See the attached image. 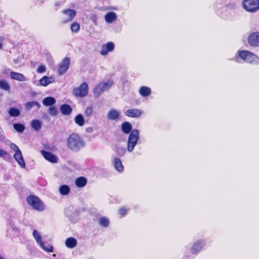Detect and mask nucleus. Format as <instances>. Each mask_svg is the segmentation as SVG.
<instances>
[{
    "mask_svg": "<svg viewBox=\"0 0 259 259\" xmlns=\"http://www.w3.org/2000/svg\"><path fill=\"white\" fill-rule=\"evenodd\" d=\"M241 60L252 65L259 64V57L249 51H238L235 57V61L241 63Z\"/></svg>",
    "mask_w": 259,
    "mask_h": 259,
    "instance_id": "1",
    "label": "nucleus"
},
{
    "mask_svg": "<svg viewBox=\"0 0 259 259\" xmlns=\"http://www.w3.org/2000/svg\"><path fill=\"white\" fill-rule=\"evenodd\" d=\"M67 146L70 150L78 152L85 146V143L78 134L73 133L67 139Z\"/></svg>",
    "mask_w": 259,
    "mask_h": 259,
    "instance_id": "2",
    "label": "nucleus"
},
{
    "mask_svg": "<svg viewBox=\"0 0 259 259\" xmlns=\"http://www.w3.org/2000/svg\"><path fill=\"white\" fill-rule=\"evenodd\" d=\"M140 138L139 132L137 129H134L128 136L126 150L128 152H132L137 144Z\"/></svg>",
    "mask_w": 259,
    "mask_h": 259,
    "instance_id": "3",
    "label": "nucleus"
},
{
    "mask_svg": "<svg viewBox=\"0 0 259 259\" xmlns=\"http://www.w3.org/2000/svg\"><path fill=\"white\" fill-rule=\"evenodd\" d=\"M32 236L34 238L37 244L41 249L48 252H53V246L49 244H46V243L42 240L41 236L37 230H33Z\"/></svg>",
    "mask_w": 259,
    "mask_h": 259,
    "instance_id": "4",
    "label": "nucleus"
},
{
    "mask_svg": "<svg viewBox=\"0 0 259 259\" xmlns=\"http://www.w3.org/2000/svg\"><path fill=\"white\" fill-rule=\"evenodd\" d=\"M242 6L247 12H255L259 10V0H243Z\"/></svg>",
    "mask_w": 259,
    "mask_h": 259,
    "instance_id": "5",
    "label": "nucleus"
},
{
    "mask_svg": "<svg viewBox=\"0 0 259 259\" xmlns=\"http://www.w3.org/2000/svg\"><path fill=\"white\" fill-rule=\"evenodd\" d=\"M112 84L113 81L111 80L100 82L94 89V96L95 97L99 96L102 93L109 90Z\"/></svg>",
    "mask_w": 259,
    "mask_h": 259,
    "instance_id": "6",
    "label": "nucleus"
},
{
    "mask_svg": "<svg viewBox=\"0 0 259 259\" xmlns=\"http://www.w3.org/2000/svg\"><path fill=\"white\" fill-rule=\"evenodd\" d=\"M27 201L29 205L36 210L42 211L45 209L42 201L36 196L30 195L27 197Z\"/></svg>",
    "mask_w": 259,
    "mask_h": 259,
    "instance_id": "7",
    "label": "nucleus"
},
{
    "mask_svg": "<svg viewBox=\"0 0 259 259\" xmlns=\"http://www.w3.org/2000/svg\"><path fill=\"white\" fill-rule=\"evenodd\" d=\"M89 87L86 82H83L78 88L74 89L73 94L76 97H84L88 94Z\"/></svg>",
    "mask_w": 259,
    "mask_h": 259,
    "instance_id": "8",
    "label": "nucleus"
},
{
    "mask_svg": "<svg viewBox=\"0 0 259 259\" xmlns=\"http://www.w3.org/2000/svg\"><path fill=\"white\" fill-rule=\"evenodd\" d=\"M206 241L204 239L197 240L191 247L190 251L193 254H198L205 246Z\"/></svg>",
    "mask_w": 259,
    "mask_h": 259,
    "instance_id": "9",
    "label": "nucleus"
},
{
    "mask_svg": "<svg viewBox=\"0 0 259 259\" xmlns=\"http://www.w3.org/2000/svg\"><path fill=\"white\" fill-rule=\"evenodd\" d=\"M70 64V58L67 57L64 58L59 66L58 74L60 76L64 74L69 69Z\"/></svg>",
    "mask_w": 259,
    "mask_h": 259,
    "instance_id": "10",
    "label": "nucleus"
},
{
    "mask_svg": "<svg viewBox=\"0 0 259 259\" xmlns=\"http://www.w3.org/2000/svg\"><path fill=\"white\" fill-rule=\"evenodd\" d=\"M62 14L64 16V18L62 20V23L64 24L71 21L76 15V11L74 10L70 9L63 10Z\"/></svg>",
    "mask_w": 259,
    "mask_h": 259,
    "instance_id": "11",
    "label": "nucleus"
},
{
    "mask_svg": "<svg viewBox=\"0 0 259 259\" xmlns=\"http://www.w3.org/2000/svg\"><path fill=\"white\" fill-rule=\"evenodd\" d=\"M248 42L253 47H259V32L251 33L248 37Z\"/></svg>",
    "mask_w": 259,
    "mask_h": 259,
    "instance_id": "12",
    "label": "nucleus"
},
{
    "mask_svg": "<svg viewBox=\"0 0 259 259\" xmlns=\"http://www.w3.org/2000/svg\"><path fill=\"white\" fill-rule=\"evenodd\" d=\"M115 46L113 42H108L106 45L102 46L100 54L103 56L107 55L109 52L113 51L114 49Z\"/></svg>",
    "mask_w": 259,
    "mask_h": 259,
    "instance_id": "13",
    "label": "nucleus"
},
{
    "mask_svg": "<svg viewBox=\"0 0 259 259\" xmlns=\"http://www.w3.org/2000/svg\"><path fill=\"white\" fill-rule=\"evenodd\" d=\"M41 153L44 158L48 161L52 163H57L58 161V158L57 156L50 152L45 150H41Z\"/></svg>",
    "mask_w": 259,
    "mask_h": 259,
    "instance_id": "14",
    "label": "nucleus"
},
{
    "mask_svg": "<svg viewBox=\"0 0 259 259\" xmlns=\"http://www.w3.org/2000/svg\"><path fill=\"white\" fill-rule=\"evenodd\" d=\"M112 162L117 171L121 172L124 170V166L122 163L121 160L117 157H112Z\"/></svg>",
    "mask_w": 259,
    "mask_h": 259,
    "instance_id": "15",
    "label": "nucleus"
},
{
    "mask_svg": "<svg viewBox=\"0 0 259 259\" xmlns=\"http://www.w3.org/2000/svg\"><path fill=\"white\" fill-rule=\"evenodd\" d=\"M143 112L142 110L139 109H130L126 110L125 114L128 117L133 118H137L140 117Z\"/></svg>",
    "mask_w": 259,
    "mask_h": 259,
    "instance_id": "16",
    "label": "nucleus"
},
{
    "mask_svg": "<svg viewBox=\"0 0 259 259\" xmlns=\"http://www.w3.org/2000/svg\"><path fill=\"white\" fill-rule=\"evenodd\" d=\"M120 112L117 110L111 109L108 112L107 117L108 119L111 120H118L120 117Z\"/></svg>",
    "mask_w": 259,
    "mask_h": 259,
    "instance_id": "17",
    "label": "nucleus"
},
{
    "mask_svg": "<svg viewBox=\"0 0 259 259\" xmlns=\"http://www.w3.org/2000/svg\"><path fill=\"white\" fill-rule=\"evenodd\" d=\"M14 158L21 167L25 168L26 164L21 150L14 153Z\"/></svg>",
    "mask_w": 259,
    "mask_h": 259,
    "instance_id": "18",
    "label": "nucleus"
},
{
    "mask_svg": "<svg viewBox=\"0 0 259 259\" xmlns=\"http://www.w3.org/2000/svg\"><path fill=\"white\" fill-rule=\"evenodd\" d=\"M55 78L54 75L50 76H44L39 80V84L44 87H46L49 84L55 81Z\"/></svg>",
    "mask_w": 259,
    "mask_h": 259,
    "instance_id": "19",
    "label": "nucleus"
},
{
    "mask_svg": "<svg viewBox=\"0 0 259 259\" xmlns=\"http://www.w3.org/2000/svg\"><path fill=\"white\" fill-rule=\"evenodd\" d=\"M104 19L107 23L111 24L117 19V15L114 12H109L105 15Z\"/></svg>",
    "mask_w": 259,
    "mask_h": 259,
    "instance_id": "20",
    "label": "nucleus"
},
{
    "mask_svg": "<svg viewBox=\"0 0 259 259\" xmlns=\"http://www.w3.org/2000/svg\"><path fill=\"white\" fill-rule=\"evenodd\" d=\"M71 211L70 209H67L65 211V215L68 218L70 221L73 223H76L79 220L78 214L76 212H73L72 214H70Z\"/></svg>",
    "mask_w": 259,
    "mask_h": 259,
    "instance_id": "21",
    "label": "nucleus"
},
{
    "mask_svg": "<svg viewBox=\"0 0 259 259\" xmlns=\"http://www.w3.org/2000/svg\"><path fill=\"white\" fill-rule=\"evenodd\" d=\"M10 77L12 79L20 81H25L26 80V78L23 74L15 71H11L10 72Z\"/></svg>",
    "mask_w": 259,
    "mask_h": 259,
    "instance_id": "22",
    "label": "nucleus"
},
{
    "mask_svg": "<svg viewBox=\"0 0 259 259\" xmlns=\"http://www.w3.org/2000/svg\"><path fill=\"white\" fill-rule=\"evenodd\" d=\"M121 128L122 132L125 134H130L132 132V125L127 121L123 122L121 125Z\"/></svg>",
    "mask_w": 259,
    "mask_h": 259,
    "instance_id": "23",
    "label": "nucleus"
},
{
    "mask_svg": "<svg viewBox=\"0 0 259 259\" xmlns=\"http://www.w3.org/2000/svg\"><path fill=\"white\" fill-rule=\"evenodd\" d=\"M77 240L73 237H69L65 241V245L69 248H73L77 245Z\"/></svg>",
    "mask_w": 259,
    "mask_h": 259,
    "instance_id": "24",
    "label": "nucleus"
},
{
    "mask_svg": "<svg viewBox=\"0 0 259 259\" xmlns=\"http://www.w3.org/2000/svg\"><path fill=\"white\" fill-rule=\"evenodd\" d=\"M61 113L65 115H70L72 111L71 106L68 104H63L60 107Z\"/></svg>",
    "mask_w": 259,
    "mask_h": 259,
    "instance_id": "25",
    "label": "nucleus"
},
{
    "mask_svg": "<svg viewBox=\"0 0 259 259\" xmlns=\"http://www.w3.org/2000/svg\"><path fill=\"white\" fill-rule=\"evenodd\" d=\"M151 93L150 88L146 86H142L139 90V94L143 97L149 96Z\"/></svg>",
    "mask_w": 259,
    "mask_h": 259,
    "instance_id": "26",
    "label": "nucleus"
},
{
    "mask_svg": "<svg viewBox=\"0 0 259 259\" xmlns=\"http://www.w3.org/2000/svg\"><path fill=\"white\" fill-rule=\"evenodd\" d=\"M56 103V100L54 97H48L45 98L42 100V104L45 106H52Z\"/></svg>",
    "mask_w": 259,
    "mask_h": 259,
    "instance_id": "27",
    "label": "nucleus"
},
{
    "mask_svg": "<svg viewBox=\"0 0 259 259\" xmlns=\"http://www.w3.org/2000/svg\"><path fill=\"white\" fill-rule=\"evenodd\" d=\"M87 183V180L83 177H80L76 179L75 184L76 186L79 188L84 187Z\"/></svg>",
    "mask_w": 259,
    "mask_h": 259,
    "instance_id": "28",
    "label": "nucleus"
},
{
    "mask_svg": "<svg viewBox=\"0 0 259 259\" xmlns=\"http://www.w3.org/2000/svg\"><path fill=\"white\" fill-rule=\"evenodd\" d=\"M99 225L104 228H107L110 224V221L108 218L102 217L99 219Z\"/></svg>",
    "mask_w": 259,
    "mask_h": 259,
    "instance_id": "29",
    "label": "nucleus"
},
{
    "mask_svg": "<svg viewBox=\"0 0 259 259\" xmlns=\"http://www.w3.org/2000/svg\"><path fill=\"white\" fill-rule=\"evenodd\" d=\"M25 107L26 110H29L34 107H36L37 109L40 107V104L35 101L27 102L25 104Z\"/></svg>",
    "mask_w": 259,
    "mask_h": 259,
    "instance_id": "30",
    "label": "nucleus"
},
{
    "mask_svg": "<svg viewBox=\"0 0 259 259\" xmlns=\"http://www.w3.org/2000/svg\"><path fill=\"white\" fill-rule=\"evenodd\" d=\"M74 121L75 123L79 125V126H83L85 123L84 117H83L82 114H78L74 118Z\"/></svg>",
    "mask_w": 259,
    "mask_h": 259,
    "instance_id": "31",
    "label": "nucleus"
},
{
    "mask_svg": "<svg viewBox=\"0 0 259 259\" xmlns=\"http://www.w3.org/2000/svg\"><path fill=\"white\" fill-rule=\"evenodd\" d=\"M70 189L68 185H63L60 187L59 192L62 195H67L69 193Z\"/></svg>",
    "mask_w": 259,
    "mask_h": 259,
    "instance_id": "32",
    "label": "nucleus"
},
{
    "mask_svg": "<svg viewBox=\"0 0 259 259\" xmlns=\"http://www.w3.org/2000/svg\"><path fill=\"white\" fill-rule=\"evenodd\" d=\"M31 126L34 130L38 131L41 128V123L39 120H33L31 121Z\"/></svg>",
    "mask_w": 259,
    "mask_h": 259,
    "instance_id": "33",
    "label": "nucleus"
},
{
    "mask_svg": "<svg viewBox=\"0 0 259 259\" xmlns=\"http://www.w3.org/2000/svg\"><path fill=\"white\" fill-rule=\"evenodd\" d=\"M9 114L12 117H17L20 115V110L16 108H11L9 110Z\"/></svg>",
    "mask_w": 259,
    "mask_h": 259,
    "instance_id": "34",
    "label": "nucleus"
},
{
    "mask_svg": "<svg viewBox=\"0 0 259 259\" xmlns=\"http://www.w3.org/2000/svg\"><path fill=\"white\" fill-rule=\"evenodd\" d=\"M0 88L4 91H8L10 89V86L7 81L0 80Z\"/></svg>",
    "mask_w": 259,
    "mask_h": 259,
    "instance_id": "35",
    "label": "nucleus"
},
{
    "mask_svg": "<svg viewBox=\"0 0 259 259\" xmlns=\"http://www.w3.org/2000/svg\"><path fill=\"white\" fill-rule=\"evenodd\" d=\"M126 149L124 147L117 146L115 148V151L119 156H123L126 153Z\"/></svg>",
    "mask_w": 259,
    "mask_h": 259,
    "instance_id": "36",
    "label": "nucleus"
},
{
    "mask_svg": "<svg viewBox=\"0 0 259 259\" xmlns=\"http://www.w3.org/2000/svg\"><path fill=\"white\" fill-rule=\"evenodd\" d=\"M14 128L19 133H22L25 130V126L21 123H15L13 124Z\"/></svg>",
    "mask_w": 259,
    "mask_h": 259,
    "instance_id": "37",
    "label": "nucleus"
},
{
    "mask_svg": "<svg viewBox=\"0 0 259 259\" xmlns=\"http://www.w3.org/2000/svg\"><path fill=\"white\" fill-rule=\"evenodd\" d=\"M0 141L6 144H9L10 143V142L9 140H8L6 137L4 136V132L2 128L0 127Z\"/></svg>",
    "mask_w": 259,
    "mask_h": 259,
    "instance_id": "38",
    "label": "nucleus"
},
{
    "mask_svg": "<svg viewBox=\"0 0 259 259\" xmlns=\"http://www.w3.org/2000/svg\"><path fill=\"white\" fill-rule=\"evenodd\" d=\"M70 29L72 32L77 33L80 29V25L77 22H73L71 25Z\"/></svg>",
    "mask_w": 259,
    "mask_h": 259,
    "instance_id": "39",
    "label": "nucleus"
},
{
    "mask_svg": "<svg viewBox=\"0 0 259 259\" xmlns=\"http://www.w3.org/2000/svg\"><path fill=\"white\" fill-rule=\"evenodd\" d=\"M49 113L52 116H56L58 113V110L55 106H51L49 108Z\"/></svg>",
    "mask_w": 259,
    "mask_h": 259,
    "instance_id": "40",
    "label": "nucleus"
},
{
    "mask_svg": "<svg viewBox=\"0 0 259 259\" xmlns=\"http://www.w3.org/2000/svg\"><path fill=\"white\" fill-rule=\"evenodd\" d=\"M46 71V67L43 64L40 65L38 67V68H37V70H36L37 72L38 73H44Z\"/></svg>",
    "mask_w": 259,
    "mask_h": 259,
    "instance_id": "41",
    "label": "nucleus"
},
{
    "mask_svg": "<svg viewBox=\"0 0 259 259\" xmlns=\"http://www.w3.org/2000/svg\"><path fill=\"white\" fill-rule=\"evenodd\" d=\"M93 113V109L91 107H88L84 111V114L85 116L88 117Z\"/></svg>",
    "mask_w": 259,
    "mask_h": 259,
    "instance_id": "42",
    "label": "nucleus"
},
{
    "mask_svg": "<svg viewBox=\"0 0 259 259\" xmlns=\"http://www.w3.org/2000/svg\"><path fill=\"white\" fill-rule=\"evenodd\" d=\"M0 157L2 158H6L7 157H9V154L5 150L0 148Z\"/></svg>",
    "mask_w": 259,
    "mask_h": 259,
    "instance_id": "43",
    "label": "nucleus"
},
{
    "mask_svg": "<svg viewBox=\"0 0 259 259\" xmlns=\"http://www.w3.org/2000/svg\"><path fill=\"white\" fill-rule=\"evenodd\" d=\"M90 19L93 22L95 25L98 24V18L96 15L92 14L90 16Z\"/></svg>",
    "mask_w": 259,
    "mask_h": 259,
    "instance_id": "44",
    "label": "nucleus"
},
{
    "mask_svg": "<svg viewBox=\"0 0 259 259\" xmlns=\"http://www.w3.org/2000/svg\"><path fill=\"white\" fill-rule=\"evenodd\" d=\"M10 148L14 151L15 153L20 151L19 147L14 143H10Z\"/></svg>",
    "mask_w": 259,
    "mask_h": 259,
    "instance_id": "45",
    "label": "nucleus"
},
{
    "mask_svg": "<svg viewBox=\"0 0 259 259\" xmlns=\"http://www.w3.org/2000/svg\"><path fill=\"white\" fill-rule=\"evenodd\" d=\"M127 210L124 208H121L119 210V213L121 217L124 216L126 213Z\"/></svg>",
    "mask_w": 259,
    "mask_h": 259,
    "instance_id": "46",
    "label": "nucleus"
},
{
    "mask_svg": "<svg viewBox=\"0 0 259 259\" xmlns=\"http://www.w3.org/2000/svg\"><path fill=\"white\" fill-rule=\"evenodd\" d=\"M62 4L60 2H57L55 3V7L56 8V10H57L58 9L60 8Z\"/></svg>",
    "mask_w": 259,
    "mask_h": 259,
    "instance_id": "47",
    "label": "nucleus"
},
{
    "mask_svg": "<svg viewBox=\"0 0 259 259\" xmlns=\"http://www.w3.org/2000/svg\"><path fill=\"white\" fill-rule=\"evenodd\" d=\"M107 10H118V8L116 7L111 6L107 8Z\"/></svg>",
    "mask_w": 259,
    "mask_h": 259,
    "instance_id": "48",
    "label": "nucleus"
},
{
    "mask_svg": "<svg viewBox=\"0 0 259 259\" xmlns=\"http://www.w3.org/2000/svg\"><path fill=\"white\" fill-rule=\"evenodd\" d=\"M86 131L88 132V133H92L93 132V128L91 127H88L87 129H86Z\"/></svg>",
    "mask_w": 259,
    "mask_h": 259,
    "instance_id": "49",
    "label": "nucleus"
},
{
    "mask_svg": "<svg viewBox=\"0 0 259 259\" xmlns=\"http://www.w3.org/2000/svg\"><path fill=\"white\" fill-rule=\"evenodd\" d=\"M21 61V58L18 57L17 59L14 60L15 63H18Z\"/></svg>",
    "mask_w": 259,
    "mask_h": 259,
    "instance_id": "50",
    "label": "nucleus"
},
{
    "mask_svg": "<svg viewBox=\"0 0 259 259\" xmlns=\"http://www.w3.org/2000/svg\"><path fill=\"white\" fill-rule=\"evenodd\" d=\"M11 71L10 69H7L5 70V73H8Z\"/></svg>",
    "mask_w": 259,
    "mask_h": 259,
    "instance_id": "51",
    "label": "nucleus"
},
{
    "mask_svg": "<svg viewBox=\"0 0 259 259\" xmlns=\"http://www.w3.org/2000/svg\"><path fill=\"white\" fill-rule=\"evenodd\" d=\"M216 13L218 14V15H220L221 14L220 13L219 11H218V10H216Z\"/></svg>",
    "mask_w": 259,
    "mask_h": 259,
    "instance_id": "52",
    "label": "nucleus"
},
{
    "mask_svg": "<svg viewBox=\"0 0 259 259\" xmlns=\"http://www.w3.org/2000/svg\"><path fill=\"white\" fill-rule=\"evenodd\" d=\"M3 45L1 43H0V50L2 48Z\"/></svg>",
    "mask_w": 259,
    "mask_h": 259,
    "instance_id": "53",
    "label": "nucleus"
},
{
    "mask_svg": "<svg viewBox=\"0 0 259 259\" xmlns=\"http://www.w3.org/2000/svg\"><path fill=\"white\" fill-rule=\"evenodd\" d=\"M0 259H4V258L0 255Z\"/></svg>",
    "mask_w": 259,
    "mask_h": 259,
    "instance_id": "54",
    "label": "nucleus"
},
{
    "mask_svg": "<svg viewBox=\"0 0 259 259\" xmlns=\"http://www.w3.org/2000/svg\"><path fill=\"white\" fill-rule=\"evenodd\" d=\"M53 256H54V257L56 256V254H54L53 255Z\"/></svg>",
    "mask_w": 259,
    "mask_h": 259,
    "instance_id": "55",
    "label": "nucleus"
}]
</instances>
